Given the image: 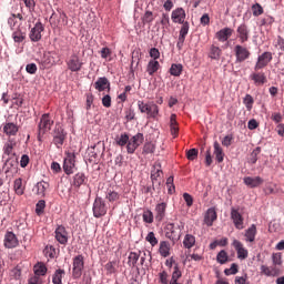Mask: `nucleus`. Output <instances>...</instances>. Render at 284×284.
<instances>
[{
	"instance_id": "1",
	"label": "nucleus",
	"mask_w": 284,
	"mask_h": 284,
	"mask_svg": "<svg viewBox=\"0 0 284 284\" xmlns=\"http://www.w3.org/2000/svg\"><path fill=\"white\" fill-rule=\"evenodd\" d=\"M52 125H54V120H52L50 113L42 114L38 124V141H43V136L52 130Z\"/></svg>"
},
{
	"instance_id": "2",
	"label": "nucleus",
	"mask_w": 284,
	"mask_h": 284,
	"mask_svg": "<svg viewBox=\"0 0 284 284\" xmlns=\"http://www.w3.org/2000/svg\"><path fill=\"white\" fill-rule=\"evenodd\" d=\"M72 265V278L77 281L81 278V276L83 275V270L85 267V258L83 257V255H77L75 257H73Z\"/></svg>"
},
{
	"instance_id": "3",
	"label": "nucleus",
	"mask_w": 284,
	"mask_h": 284,
	"mask_svg": "<svg viewBox=\"0 0 284 284\" xmlns=\"http://www.w3.org/2000/svg\"><path fill=\"white\" fill-rule=\"evenodd\" d=\"M138 108L142 114H148L149 119H156L159 116V105L155 103L148 104L143 101H139Z\"/></svg>"
},
{
	"instance_id": "4",
	"label": "nucleus",
	"mask_w": 284,
	"mask_h": 284,
	"mask_svg": "<svg viewBox=\"0 0 284 284\" xmlns=\"http://www.w3.org/2000/svg\"><path fill=\"white\" fill-rule=\"evenodd\" d=\"M144 141L145 136H143V133H136L135 135L129 138V141L126 142L128 154H134V152H136V149L143 145Z\"/></svg>"
},
{
	"instance_id": "5",
	"label": "nucleus",
	"mask_w": 284,
	"mask_h": 284,
	"mask_svg": "<svg viewBox=\"0 0 284 284\" xmlns=\"http://www.w3.org/2000/svg\"><path fill=\"white\" fill-rule=\"evenodd\" d=\"M53 136V144L61 149L63 148V143H65V139H68V133L63 130L61 124H55L53 132L51 133Z\"/></svg>"
},
{
	"instance_id": "6",
	"label": "nucleus",
	"mask_w": 284,
	"mask_h": 284,
	"mask_svg": "<svg viewBox=\"0 0 284 284\" xmlns=\"http://www.w3.org/2000/svg\"><path fill=\"white\" fill-rule=\"evenodd\" d=\"M65 63L70 72H81L83 68V61L81 60V58H79V54L77 53L71 54L70 58L67 59Z\"/></svg>"
},
{
	"instance_id": "7",
	"label": "nucleus",
	"mask_w": 284,
	"mask_h": 284,
	"mask_svg": "<svg viewBox=\"0 0 284 284\" xmlns=\"http://www.w3.org/2000/svg\"><path fill=\"white\" fill-rule=\"evenodd\" d=\"M105 214H108L105 201H103L102 197H95L93 203V216H95V219H101V216H105Z\"/></svg>"
},
{
	"instance_id": "8",
	"label": "nucleus",
	"mask_w": 284,
	"mask_h": 284,
	"mask_svg": "<svg viewBox=\"0 0 284 284\" xmlns=\"http://www.w3.org/2000/svg\"><path fill=\"white\" fill-rule=\"evenodd\" d=\"M231 220L236 230H245V219L239 211V207H231Z\"/></svg>"
},
{
	"instance_id": "9",
	"label": "nucleus",
	"mask_w": 284,
	"mask_h": 284,
	"mask_svg": "<svg viewBox=\"0 0 284 284\" xmlns=\"http://www.w3.org/2000/svg\"><path fill=\"white\" fill-rule=\"evenodd\" d=\"M236 63H243V61H247L250 57H252V52L247 50V48L236 44L234 48Z\"/></svg>"
},
{
	"instance_id": "10",
	"label": "nucleus",
	"mask_w": 284,
	"mask_h": 284,
	"mask_svg": "<svg viewBox=\"0 0 284 284\" xmlns=\"http://www.w3.org/2000/svg\"><path fill=\"white\" fill-rule=\"evenodd\" d=\"M77 155L74 153H67L63 162V171L65 174L70 175L74 172V163H77Z\"/></svg>"
},
{
	"instance_id": "11",
	"label": "nucleus",
	"mask_w": 284,
	"mask_h": 284,
	"mask_svg": "<svg viewBox=\"0 0 284 284\" xmlns=\"http://www.w3.org/2000/svg\"><path fill=\"white\" fill-rule=\"evenodd\" d=\"M272 61V52H264L257 58V62L254 67L255 72L258 70H263V68H267L270 62Z\"/></svg>"
},
{
	"instance_id": "12",
	"label": "nucleus",
	"mask_w": 284,
	"mask_h": 284,
	"mask_svg": "<svg viewBox=\"0 0 284 284\" xmlns=\"http://www.w3.org/2000/svg\"><path fill=\"white\" fill-rule=\"evenodd\" d=\"M3 244L7 250H12L19 245V239L13 232L9 231L4 234Z\"/></svg>"
},
{
	"instance_id": "13",
	"label": "nucleus",
	"mask_w": 284,
	"mask_h": 284,
	"mask_svg": "<svg viewBox=\"0 0 284 284\" xmlns=\"http://www.w3.org/2000/svg\"><path fill=\"white\" fill-rule=\"evenodd\" d=\"M185 9L184 8H176L175 10L172 11L171 13V20L173 21V23H187V21H185Z\"/></svg>"
},
{
	"instance_id": "14",
	"label": "nucleus",
	"mask_w": 284,
	"mask_h": 284,
	"mask_svg": "<svg viewBox=\"0 0 284 284\" xmlns=\"http://www.w3.org/2000/svg\"><path fill=\"white\" fill-rule=\"evenodd\" d=\"M187 32H190V22L182 23L179 40L176 43L178 50H183V44L185 43V38L187 37Z\"/></svg>"
},
{
	"instance_id": "15",
	"label": "nucleus",
	"mask_w": 284,
	"mask_h": 284,
	"mask_svg": "<svg viewBox=\"0 0 284 284\" xmlns=\"http://www.w3.org/2000/svg\"><path fill=\"white\" fill-rule=\"evenodd\" d=\"M55 240L58 241V243H60V245H68V231L65 230V226L63 225H59L55 229Z\"/></svg>"
},
{
	"instance_id": "16",
	"label": "nucleus",
	"mask_w": 284,
	"mask_h": 284,
	"mask_svg": "<svg viewBox=\"0 0 284 284\" xmlns=\"http://www.w3.org/2000/svg\"><path fill=\"white\" fill-rule=\"evenodd\" d=\"M43 23L37 22L30 31L29 39L33 42L41 41V32H43Z\"/></svg>"
},
{
	"instance_id": "17",
	"label": "nucleus",
	"mask_w": 284,
	"mask_h": 284,
	"mask_svg": "<svg viewBox=\"0 0 284 284\" xmlns=\"http://www.w3.org/2000/svg\"><path fill=\"white\" fill-rule=\"evenodd\" d=\"M233 247H235L236 253H237V258H241V261H245L248 256L247 248L243 246V243L239 240L233 241Z\"/></svg>"
},
{
	"instance_id": "18",
	"label": "nucleus",
	"mask_w": 284,
	"mask_h": 284,
	"mask_svg": "<svg viewBox=\"0 0 284 284\" xmlns=\"http://www.w3.org/2000/svg\"><path fill=\"white\" fill-rule=\"evenodd\" d=\"M168 210V203L161 202L155 205V220L161 223L165 219V212Z\"/></svg>"
},
{
	"instance_id": "19",
	"label": "nucleus",
	"mask_w": 284,
	"mask_h": 284,
	"mask_svg": "<svg viewBox=\"0 0 284 284\" xmlns=\"http://www.w3.org/2000/svg\"><path fill=\"white\" fill-rule=\"evenodd\" d=\"M237 37L241 43L250 41V29H247V24L243 23L237 27Z\"/></svg>"
},
{
	"instance_id": "20",
	"label": "nucleus",
	"mask_w": 284,
	"mask_h": 284,
	"mask_svg": "<svg viewBox=\"0 0 284 284\" xmlns=\"http://www.w3.org/2000/svg\"><path fill=\"white\" fill-rule=\"evenodd\" d=\"M251 81L254 82V85H265L267 82V75L263 72H254L250 75Z\"/></svg>"
},
{
	"instance_id": "21",
	"label": "nucleus",
	"mask_w": 284,
	"mask_h": 284,
	"mask_svg": "<svg viewBox=\"0 0 284 284\" xmlns=\"http://www.w3.org/2000/svg\"><path fill=\"white\" fill-rule=\"evenodd\" d=\"M217 214H216V209L211 207L206 211L204 215V223L207 225V227H212L214 225V221H216Z\"/></svg>"
},
{
	"instance_id": "22",
	"label": "nucleus",
	"mask_w": 284,
	"mask_h": 284,
	"mask_svg": "<svg viewBox=\"0 0 284 284\" xmlns=\"http://www.w3.org/2000/svg\"><path fill=\"white\" fill-rule=\"evenodd\" d=\"M94 88L98 92H104V90L110 92V80L105 77L99 78L94 83Z\"/></svg>"
},
{
	"instance_id": "23",
	"label": "nucleus",
	"mask_w": 284,
	"mask_h": 284,
	"mask_svg": "<svg viewBox=\"0 0 284 284\" xmlns=\"http://www.w3.org/2000/svg\"><path fill=\"white\" fill-rule=\"evenodd\" d=\"M161 174H163V171L161 169L154 168V170L151 171L153 190H156V187H161Z\"/></svg>"
},
{
	"instance_id": "24",
	"label": "nucleus",
	"mask_w": 284,
	"mask_h": 284,
	"mask_svg": "<svg viewBox=\"0 0 284 284\" xmlns=\"http://www.w3.org/2000/svg\"><path fill=\"white\" fill-rule=\"evenodd\" d=\"M170 132L173 139L179 136V122L176 121V114L172 113L170 116Z\"/></svg>"
},
{
	"instance_id": "25",
	"label": "nucleus",
	"mask_w": 284,
	"mask_h": 284,
	"mask_svg": "<svg viewBox=\"0 0 284 284\" xmlns=\"http://www.w3.org/2000/svg\"><path fill=\"white\" fill-rule=\"evenodd\" d=\"M243 181L247 185V187H258V185H263V180L261 176H246Z\"/></svg>"
},
{
	"instance_id": "26",
	"label": "nucleus",
	"mask_w": 284,
	"mask_h": 284,
	"mask_svg": "<svg viewBox=\"0 0 284 284\" xmlns=\"http://www.w3.org/2000/svg\"><path fill=\"white\" fill-rule=\"evenodd\" d=\"M3 132L7 136H17V132H19V126L12 122L6 123L3 125Z\"/></svg>"
},
{
	"instance_id": "27",
	"label": "nucleus",
	"mask_w": 284,
	"mask_h": 284,
	"mask_svg": "<svg viewBox=\"0 0 284 284\" xmlns=\"http://www.w3.org/2000/svg\"><path fill=\"white\" fill-rule=\"evenodd\" d=\"M214 148V156L217 163H223V160L225 159V153H223V148H221V144H219L217 141L214 142L213 144Z\"/></svg>"
},
{
	"instance_id": "28",
	"label": "nucleus",
	"mask_w": 284,
	"mask_h": 284,
	"mask_svg": "<svg viewBox=\"0 0 284 284\" xmlns=\"http://www.w3.org/2000/svg\"><path fill=\"white\" fill-rule=\"evenodd\" d=\"M50 189V183L45 181H40L36 185V194L37 196H45V191Z\"/></svg>"
},
{
	"instance_id": "29",
	"label": "nucleus",
	"mask_w": 284,
	"mask_h": 284,
	"mask_svg": "<svg viewBox=\"0 0 284 284\" xmlns=\"http://www.w3.org/2000/svg\"><path fill=\"white\" fill-rule=\"evenodd\" d=\"M221 54H223V50L216 45H211L209 50V59H212L213 61H220Z\"/></svg>"
},
{
	"instance_id": "30",
	"label": "nucleus",
	"mask_w": 284,
	"mask_h": 284,
	"mask_svg": "<svg viewBox=\"0 0 284 284\" xmlns=\"http://www.w3.org/2000/svg\"><path fill=\"white\" fill-rule=\"evenodd\" d=\"M128 141H130V135L128 133H121L114 138V143L119 148H125V145L128 146Z\"/></svg>"
},
{
	"instance_id": "31",
	"label": "nucleus",
	"mask_w": 284,
	"mask_h": 284,
	"mask_svg": "<svg viewBox=\"0 0 284 284\" xmlns=\"http://www.w3.org/2000/svg\"><path fill=\"white\" fill-rule=\"evenodd\" d=\"M33 272H34V276H39L41 278V276H45V274H48V267L43 262H38L33 266Z\"/></svg>"
},
{
	"instance_id": "32",
	"label": "nucleus",
	"mask_w": 284,
	"mask_h": 284,
	"mask_svg": "<svg viewBox=\"0 0 284 284\" xmlns=\"http://www.w3.org/2000/svg\"><path fill=\"white\" fill-rule=\"evenodd\" d=\"M161 64L156 60H150L146 65V72L150 77H154L155 72H159Z\"/></svg>"
},
{
	"instance_id": "33",
	"label": "nucleus",
	"mask_w": 284,
	"mask_h": 284,
	"mask_svg": "<svg viewBox=\"0 0 284 284\" xmlns=\"http://www.w3.org/2000/svg\"><path fill=\"white\" fill-rule=\"evenodd\" d=\"M231 37L232 29L230 28H224L216 33V39H219L222 43H225V41H227V39H230Z\"/></svg>"
},
{
	"instance_id": "34",
	"label": "nucleus",
	"mask_w": 284,
	"mask_h": 284,
	"mask_svg": "<svg viewBox=\"0 0 284 284\" xmlns=\"http://www.w3.org/2000/svg\"><path fill=\"white\" fill-rule=\"evenodd\" d=\"M245 241L247 243H254V241H256V225H251V227H248L245 231Z\"/></svg>"
},
{
	"instance_id": "35",
	"label": "nucleus",
	"mask_w": 284,
	"mask_h": 284,
	"mask_svg": "<svg viewBox=\"0 0 284 284\" xmlns=\"http://www.w3.org/2000/svg\"><path fill=\"white\" fill-rule=\"evenodd\" d=\"M63 276H65V270L58 268L52 275V283L53 284H63Z\"/></svg>"
},
{
	"instance_id": "36",
	"label": "nucleus",
	"mask_w": 284,
	"mask_h": 284,
	"mask_svg": "<svg viewBox=\"0 0 284 284\" xmlns=\"http://www.w3.org/2000/svg\"><path fill=\"white\" fill-rule=\"evenodd\" d=\"M13 187L18 196H23V193L26 192V186H23V180L21 178L14 180Z\"/></svg>"
},
{
	"instance_id": "37",
	"label": "nucleus",
	"mask_w": 284,
	"mask_h": 284,
	"mask_svg": "<svg viewBox=\"0 0 284 284\" xmlns=\"http://www.w3.org/2000/svg\"><path fill=\"white\" fill-rule=\"evenodd\" d=\"M159 252H160V255L163 256V258H168V256H170V242L168 241L160 242Z\"/></svg>"
},
{
	"instance_id": "38",
	"label": "nucleus",
	"mask_w": 284,
	"mask_h": 284,
	"mask_svg": "<svg viewBox=\"0 0 284 284\" xmlns=\"http://www.w3.org/2000/svg\"><path fill=\"white\" fill-rule=\"evenodd\" d=\"M85 181H88V178H85V173H77L73 176V186L81 187L83 183H85Z\"/></svg>"
},
{
	"instance_id": "39",
	"label": "nucleus",
	"mask_w": 284,
	"mask_h": 284,
	"mask_svg": "<svg viewBox=\"0 0 284 284\" xmlns=\"http://www.w3.org/2000/svg\"><path fill=\"white\" fill-rule=\"evenodd\" d=\"M195 244H196V237H194V235L186 234L184 236L183 245L184 247H186V250H191V247H194Z\"/></svg>"
},
{
	"instance_id": "40",
	"label": "nucleus",
	"mask_w": 284,
	"mask_h": 284,
	"mask_svg": "<svg viewBox=\"0 0 284 284\" xmlns=\"http://www.w3.org/2000/svg\"><path fill=\"white\" fill-rule=\"evenodd\" d=\"M12 39L14 43H23V41H26V32L21 31V29H17L12 33Z\"/></svg>"
},
{
	"instance_id": "41",
	"label": "nucleus",
	"mask_w": 284,
	"mask_h": 284,
	"mask_svg": "<svg viewBox=\"0 0 284 284\" xmlns=\"http://www.w3.org/2000/svg\"><path fill=\"white\" fill-rule=\"evenodd\" d=\"M170 74L171 77H179L180 74H183V64L173 63L170 68Z\"/></svg>"
},
{
	"instance_id": "42",
	"label": "nucleus",
	"mask_w": 284,
	"mask_h": 284,
	"mask_svg": "<svg viewBox=\"0 0 284 284\" xmlns=\"http://www.w3.org/2000/svg\"><path fill=\"white\" fill-rule=\"evenodd\" d=\"M261 274L264 276H276L278 272H276L275 267H270L267 265L261 266Z\"/></svg>"
},
{
	"instance_id": "43",
	"label": "nucleus",
	"mask_w": 284,
	"mask_h": 284,
	"mask_svg": "<svg viewBox=\"0 0 284 284\" xmlns=\"http://www.w3.org/2000/svg\"><path fill=\"white\" fill-rule=\"evenodd\" d=\"M141 255H139V253L136 252H131L129 254V260H128V265L130 267H136V263H139V258H140Z\"/></svg>"
},
{
	"instance_id": "44",
	"label": "nucleus",
	"mask_w": 284,
	"mask_h": 284,
	"mask_svg": "<svg viewBox=\"0 0 284 284\" xmlns=\"http://www.w3.org/2000/svg\"><path fill=\"white\" fill-rule=\"evenodd\" d=\"M216 261L217 263H220V265H225V263L230 261V256H227V252H225V250L220 251L217 253Z\"/></svg>"
},
{
	"instance_id": "45",
	"label": "nucleus",
	"mask_w": 284,
	"mask_h": 284,
	"mask_svg": "<svg viewBox=\"0 0 284 284\" xmlns=\"http://www.w3.org/2000/svg\"><path fill=\"white\" fill-rule=\"evenodd\" d=\"M105 199L110 203H114V201H119L121 199V195L116 191L108 190Z\"/></svg>"
},
{
	"instance_id": "46",
	"label": "nucleus",
	"mask_w": 284,
	"mask_h": 284,
	"mask_svg": "<svg viewBox=\"0 0 284 284\" xmlns=\"http://www.w3.org/2000/svg\"><path fill=\"white\" fill-rule=\"evenodd\" d=\"M145 241L150 243L151 247H156V245H159V240L156 239L154 232H149L145 237Z\"/></svg>"
},
{
	"instance_id": "47",
	"label": "nucleus",
	"mask_w": 284,
	"mask_h": 284,
	"mask_svg": "<svg viewBox=\"0 0 284 284\" xmlns=\"http://www.w3.org/2000/svg\"><path fill=\"white\" fill-rule=\"evenodd\" d=\"M142 219H143L144 223L152 224V223H154V213H152V211H150V210H146L143 212Z\"/></svg>"
},
{
	"instance_id": "48",
	"label": "nucleus",
	"mask_w": 284,
	"mask_h": 284,
	"mask_svg": "<svg viewBox=\"0 0 284 284\" xmlns=\"http://www.w3.org/2000/svg\"><path fill=\"white\" fill-rule=\"evenodd\" d=\"M17 165H19V162L17 159H8L4 163V168L7 169L6 172H10V170H17Z\"/></svg>"
},
{
	"instance_id": "49",
	"label": "nucleus",
	"mask_w": 284,
	"mask_h": 284,
	"mask_svg": "<svg viewBox=\"0 0 284 284\" xmlns=\"http://www.w3.org/2000/svg\"><path fill=\"white\" fill-rule=\"evenodd\" d=\"M181 276H183V273H181L179 265H175L170 283H179V278H181Z\"/></svg>"
},
{
	"instance_id": "50",
	"label": "nucleus",
	"mask_w": 284,
	"mask_h": 284,
	"mask_svg": "<svg viewBox=\"0 0 284 284\" xmlns=\"http://www.w3.org/2000/svg\"><path fill=\"white\" fill-rule=\"evenodd\" d=\"M243 103H244L246 110L250 112V111H252V108L254 105V98H252L250 94H246L243 100Z\"/></svg>"
},
{
	"instance_id": "51",
	"label": "nucleus",
	"mask_w": 284,
	"mask_h": 284,
	"mask_svg": "<svg viewBox=\"0 0 284 284\" xmlns=\"http://www.w3.org/2000/svg\"><path fill=\"white\" fill-rule=\"evenodd\" d=\"M156 146L152 142H148L143 146V154H154Z\"/></svg>"
},
{
	"instance_id": "52",
	"label": "nucleus",
	"mask_w": 284,
	"mask_h": 284,
	"mask_svg": "<svg viewBox=\"0 0 284 284\" xmlns=\"http://www.w3.org/2000/svg\"><path fill=\"white\" fill-rule=\"evenodd\" d=\"M252 12H253V17H261V14H263L264 10L263 7L261 6V3H255L252 6Z\"/></svg>"
},
{
	"instance_id": "53",
	"label": "nucleus",
	"mask_w": 284,
	"mask_h": 284,
	"mask_svg": "<svg viewBox=\"0 0 284 284\" xmlns=\"http://www.w3.org/2000/svg\"><path fill=\"white\" fill-rule=\"evenodd\" d=\"M45 210V202L43 200H40L37 204H36V214L38 216H41V214H43V211Z\"/></svg>"
},
{
	"instance_id": "54",
	"label": "nucleus",
	"mask_w": 284,
	"mask_h": 284,
	"mask_svg": "<svg viewBox=\"0 0 284 284\" xmlns=\"http://www.w3.org/2000/svg\"><path fill=\"white\" fill-rule=\"evenodd\" d=\"M186 158L189 161H194L199 158V150L197 149H190L186 151Z\"/></svg>"
},
{
	"instance_id": "55",
	"label": "nucleus",
	"mask_w": 284,
	"mask_h": 284,
	"mask_svg": "<svg viewBox=\"0 0 284 284\" xmlns=\"http://www.w3.org/2000/svg\"><path fill=\"white\" fill-rule=\"evenodd\" d=\"M166 187H168L169 194H174L175 186H174V178L173 176L168 178Z\"/></svg>"
},
{
	"instance_id": "56",
	"label": "nucleus",
	"mask_w": 284,
	"mask_h": 284,
	"mask_svg": "<svg viewBox=\"0 0 284 284\" xmlns=\"http://www.w3.org/2000/svg\"><path fill=\"white\" fill-rule=\"evenodd\" d=\"M224 274L226 276H230L232 274H239V265L236 263H233L230 268L224 270Z\"/></svg>"
},
{
	"instance_id": "57",
	"label": "nucleus",
	"mask_w": 284,
	"mask_h": 284,
	"mask_svg": "<svg viewBox=\"0 0 284 284\" xmlns=\"http://www.w3.org/2000/svg\"><path fill=\"white\" fill-rule=\"evenodd\" d=\"M143 23H152L154 21V13L146 11L142 18Z\"/></svg>"
},
{
	"instance_id": "58",
	"label": "nucleus",
	"mask_w": 284,
	"mask_h": 284,
	"mask_svg": "<svg viewBox=\"0 0 284 284\" xmlns=\"http://www.w3.org/2000/svg\"><path fill=\"white\" fill-rule=\"evenodd\" d=\"M272 23H274V18L271 16H265L260 21V26H272Z\"/></svg>"
},
{
	"instance_id": "59",
	"label": "nucleus",
	"mask_w": 284,
	"mask_h": 284,
	"mask_svg": "<svg viewBox=\"0 0 284 284\" xmlns=\"http://www.w3.org/2000/svg\"><path fill=\"white\" fill-rule=\"evenodd\" d=\"M161 26H163L164 28H170V14L162 13Z\"/></svg>"
},
{
	"instance_id": "60",
	"label": "nucleus",
	"mask_w": 284,
	"mask_h": 284,
	"mask_svg": "<svg viewBox=\"0 0 284 284\" xmlns=\"http://www.w3.org/2000/svg\"><path fill=\"white\" fill-rule=\"evenodd\" d=\"M11 276H12L16 281H19V278H21V267L16 266V267L11 271Z\"/></svg>"
},
{
	"instance_id": "61",
	"label": "nucleus",
	"mask_w": 284,
	"mask_h": 284,
	"mask_svg": "<svg viewBox=\"0 0 284 284\" xmlns=\"http://www.w3.org/2000/svg\"><path fill=\"white\" fill-rule=\"evenodd\" d=\"M26 70L28 72V74H37L38 68H37L36 63H29V64H27Z\"/></svg>"
},
{
	"instance_id": "62",
	"label": "nucleus",
	"mask_w": 284,
	"mask_h": 284,
	"mask_svg": "<svg viewBox=\"0 0 284 284\" xmlns=\"http://www.w3.org/2000/svg\"><path fill=\"white\" fill-rule=\"evenodd\" d=\"M159 278H160V283H161V284H168V283H170V282L168 281V272H165V271H162L161 273H159Z\"/></svg>"
},
{
	"instance_id": "63",
	"label": "nucleus",
	"mask_w": 284,
	"mask_h": 284,
	"mask_svg": "<svg viewBox=\"0 0 284 284\" xmlns=\"http://www.w3.org/2000/svg\"><path fill=\"white\" fill-rule=\"evenodd\" d=\"M235 284H250L247 282V274H245L244 276H236Z\"/></svg>"
},
{
	"instance_id": "64",
	"label": "nucleus",
	"mask_w": 284,
	"mask_h": 284,
	"mask_svg": "<svg viewBox=\"0 0 284 284\" xmlns=\"http://www.w3.org/2000/svg\"><path fill=\"white\" fill-rule=\"evenodd\" d=\"M28 284H42L41 277L33 275L28 280Z\"/></svg>"
}]
</instances>
